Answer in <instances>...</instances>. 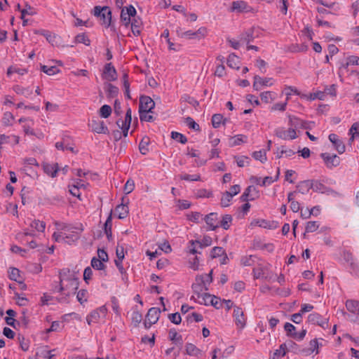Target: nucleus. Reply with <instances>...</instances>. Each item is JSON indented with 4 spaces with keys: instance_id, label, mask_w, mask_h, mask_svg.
I'll list each match as a JSON object with an SVG mask.
<instances>
[{
    "instance_id": "1",
    "label": "nucleus",
    "mask_w": 359,
    "mask_h": 359,
    "mask_svg": "<svg viewBox=\"0 0 359 359\" xmlns=\"http://www.w3.org/2000/svg\"><path fill=\"white\" fill-rule=\"evenodd\" d=\"M79 280L73 271L69 269H64L60 273V286L57 291L62 292L67 291L65 295L69 297L79 288Z\"/></svg>"
},
{
    "instance_id": "2",
    "label": "nucleus",
    "mask_w": 359,
    "mask_h": 359,
    "mask_svg": "<svg viewBox=\"0 0 359 359\" xmlns=\"http://www.w3.org/2000/svg\"><path fill=\"white\" fill-rule=\"evenodd\" d=\"M94 15L99 18L102 25L105 27H109L110 26L111 21V12L109 7H95Z\"/></svg>"
},
{
    "instance_id": "3",
    "label": "nucleus",
    "mask_w": 359,
    "mask_h": 359,
    "mask_svg": "<svg viewBox=\"0 0 359 359\" xmlns=\"http://www.w3.org/2000/svg\"><path fill=\"white\" fill-rule=\"evenodd\" d=\"M160 313L161 310L158 308L152 307L149 309L144 322L146 329H149L152 325L157 323L159 319Z\"/></svg>"
},
{
    "instance_id": "4",
    "label": "nucleus",
    "mask_w": 359,
    "mask_h": 359,
    "mask_svg": "<svg viewBox=\"0 0 359 359\" xmlns=\"http://www.w3.org/2000/svg\"><path fill=\"white\" fill-rule=\"evenodd\" d=\"M190 246H189V252L192 255H196L197 253L200 254L201 252L196 249L195 245H198L200 248H203L204 247H208L211 245L212 244V238L205 236L200 241H189Z\"/></svg>"
},
{
    "instance_id": "5",
    "label": "nucleus",
    "mask_w": 359,
    "mask_h": 359,
    "mask_svg": "<svg viewBox=\"0 0 359 359\" xmlns=\"http://www.w3.org/2000/svg\"><path fill=\"white\" fill-rule=\"evenodd\" d=\"M136 14V10L133 6H126L122 8L121 13V20L125 26L130 24V18Z\"/></svg>"
},
{
    "instance_id": "6",
    "label": "nucleus",
    "mask_w": 359,
    "mask_h": 359,
    "mask_svg": "<svg viewBox=\"0 0 359 359\" xmlns=\"http://www.w3.org/2000/svg\"><path fill=\"white\" fill-rule=\"evenodd\" d=\"M276 134L278 137L285 140H292L297 137L295 129L291 126L288 129L278 128L276 130Z\"/></svg>"
},
{
    "instance_id": "7",
    "label": "nucleus",
    "mask_w": 359,
    "mask_h": 359,
    "mask_svg": "<svg viewBox=\"0 0 359 359\" xmlns=\"http://www.w3.org/2000/svg\"><path fill=\"white\" fill-rule=\"evenodd\" d=\"M155 103L153 100L148 96H142L140 99V113L150 112L154 107Z\"/></svg>"
},
{
    "instance_id": "8",
    "label": "nucleus",
    "mask_w": 359,
    "mask_h": 359,
    "mask_svg": "<svg viewBox=\"0 0 359 359\" xmlns=\"http://www.w3.org/2000/svg\"><path fill=\"white\" fill-rule=\"evenodd\" d=\"M62 229L67 230V231H70L72 233L67 234L65 233V243L67 244H72L79 239L78 232L77 231L79 229L76 227H69L67 225H64L62 227Z\"/></svg>"
},
{
    "instance_id": "9",
    "label": "nucleus",
    "mask_w": 359,
    "mask_h": 359,
    "mask_svg": "<svg viewBox=\"0 0 359 359\" xmlns=\"http://www.w3.org/2000/svg\"><path fill=\"white\" fill-rule=\"evenodd\" d=\"M259 197V192L253 186H249L241 196V201L248 202Z\"/></svg>"
},
{
    "instance_id": "10",
    "label": "nucleus",
    "mask_w": 359,
    "mask_h": 359,
    "mask_svg": "<svg viewBox=\"0 0 359 359\" xmlns=\"http://www.w3.org/2000/svg\"><path fill=\"white\" fill-rule=\"evenodd\" d=\"M233 317L236 325L243 329L246 325V318L243 309L238 306H234Z\"/></svg>"
},
{
    "instance_id": "11",
    "label": "nucleus",
    "mask_w": 359,
    "mask_h": 359,
    "mask_svg": "<svg viewBox=\"0 0 359 359\" xmlns=\"http://www.w3.org/2000/svg\"><path fill=\"white\" fill-rule=\"evenodd\" d=\"M308 321L312 324H317L323 328H325L328 325V319L323 318L317 313L310 314L308 317Z\"/></svg>"
},
{
    "instance_id": "12",
    "label": "nucleus",
    "mask_w": 359,
    "mask_h": 359,
    "mask_svg": "<svg viewBox=\"0 0 359 359\" xmlns=\"http://www.w3.org/2000/svg\"><path fill=\"white\" fill-rule=\"evenodd\" d=\"M289 124L295 130L299 128L310 129L311 128L312 123H308L297 117H290Z\"/></svg>"
},
{
    "instance_id": "13",
    "label": "nucleus",
    "mask_w": 359,
    "mask_h": 359,
    "mask_svg": "<svg viewBox=\"0 0 359 359\" xmlns=\"http://www.w3.org/2000/svg\"><path fill=\"white\" fill-rule=\"evenodd\" d=\"M274 83V81L272 78H262L259 76H255L254 77L253 87L255 90H259V86H271Z\"/></svg>"
},
{
    "instance_id": "14",
    "label": "nucleus",
    "mask_w": 359,
    "mask_h": 359,
    "mask_svg": "<svg viewBox=\"0 0 359 359\" xmlns=\"http://www.w3.org/2000/svg\"><path fill=\"white\" fill-rule=\"evenodd\" d=\"M203 219L210 230H215L219 226L218 217L216 212H211L207 215Z\"/></svg>"
},
{
    "instance_id": "15",
    "label": "nucleus",
    "mask_w": 359,
    "mask_h": 359,
    "mask_svg": "<svg viewBox=\"0 0 359 359\" xmlns=\"http://www.w3.org/2000/svg\"><path fill=\"white\" fill-rule=\"evenodd\" d=\"M55 147L59 150L69 151L72 155L77 154V152L74 150V147L69 144V140L68 138H63L62 141L56 142Z\"/></svg>"
},
{
    "instance_id": "16",
    "label": "nucleus",
    "mask_w": 359,
    "mask_h": 359,
    "mask_svg": "<svg viewBox=\"0 0 359 359\" xmlns=\"http://www.w3.org/2000/svg\"><path fill=\"white\" fill-rule=\"evenodd\" d=\"M329 140L339 154L345 151V145L336 134H330Z\"/></svg>"
},
{
    "instance_id": "17",
    "label": "nucleus",
    "mask_w": 359,
    "mask_h": 359,
    "mask_svg": "<svg viewBox=\"0 0 359 359\" xmlns=\"http://www.w3.org/2000/svg\"><path fill=\"white\" fill-rule=\"evenodd\" d=\"M212 270L208 274L197 276L196 278V280L198 284H203L205 290H208V287H206V284H210L212 281Z\"/></svg>"
},
{
    "instance_id": "18",
    "label": "nucleus",
    "mask_w": 359,
    "mask_h": 359,
    "mask_svg": "<svg viewBox=\"0 0 359 359\" xmlns=\"http://www.w3.org/2000/svg\"><path fill=\"white\" fill-rule=\"evenodd\" d=\"M104 76L108 81H114L116 79V72L111 63L106 65Z\"/></svg>"
},
{
    "instance_id": "19",
    "label": "nucleus",
    "mask_w": 359,
    "mask_h": 359,
    "mask_svg": "<svg viewBox=\"0 0 359 359\" xmlns=\"http://www.w3.org/2000/svg\"><path fill=\"white\" fill-rule=\"evenodd\" d=\"M206 299H210V304L217 309H220L222 306L223 302H222L220 298H219L216 296H212L210 294L205 293L203 297V300H204L205 304H207Z\"/></svg>"
},
{
    "instance_id": "20",
    "label": "nucleus",
    "mask_w": 359,
    "mask_h": 359,
    "mask_svg": "<svg viewBox=\"0 0 359 359\" xmlns=\"http://www.w3.org/2000/svg\"><path fill=\"white\" fill-rule=\"evenodd\" d=\"M132 118L130 116H126L125 120H118L117 121L118 126L121 128L123 135H128V130L130 128Z\"/></svg>"
},
{
    "instance_id": "21",
    "label": "nucleus",
    "mask_w": 359,
    "mask_h": 359,
    "mask_svg": "<svg viewBox=\"0 0 359 359\" xmlns=\"http://www.w3.org/2000/svg\"><path fill=\"white\" fill-rule=\"evenodd\" d=\"M90 126L92 130L97 133H106L108 130L104 122L100 121H93Z\"/></svg>"
},
{
    "instance_id": "22",
    "label": "nucleus",
    "mask_w": 359,
    "mask_h": 359,
    "mask_svg": "<svg viewBox=\"0 0 359 359\" xmlns=\"http://www.w3.org/2000/svg\"><path fill=\"white\" fill-rule=\"evenodd\" d=\"M139 149L142 155L149 154L150 150V139L148 137H144L139 145Z\"/></svg>"
},
{
    "instance_id": "23",
    "label": "nucleus",
    "mask_w": 359,
    "mask_h": 359,
    "mask_svg": "<svg viewBox=\"0 0 359 359\" xmlns=\"http://www.w3.org/2000/svg\"><path fill=\"white\" fill-rule=\"evenodd\" d=\"M311 189H312V181L305 180L297 184L296 191L305 194L308 193Z\"/></svg>"
},
{
    "instance_id": "24",
    "label": "nucleus",
    "mask_w": 359,
    "mask_h": 359,
    "mask_svg": "<svg viewBox=\"0 0 359 359\" xmlns=\"http://www.w3.org/2000/svg\"><path fill=\"white\" fill-rule=\"evenodd\" d=\"M43 168L44 172L47 175L51 176L52 177H54L56 175V173L58 170V165H57V163H53V164L43 163Z\"/></svg>"
},
{
    "instance_id": "25",
    "label": "nucleus",
    "mask_w": 359,
    "mask_h": 359,
    "mask_svg": "<svg viewBox=\"0 0 359 359\" xmlns=\"http://www.w3.org/2000/svg\"><path fill=\"white\" fill-rule=\"evenodd\" d=\"M115 212L117 213L119 219H124L128 215V207L127 205L121 203L116 207Z\"/></svg>"
},
{
    "instance_id": "26",
    "label": "nucleus",
    "mask_w": 359,
    "mask_h": 359,
    "mask_svg": "<svg viewBox=\"0 0 359 359\" xmlns=\"http://www.w3.org/2000/svg\"><path fill=\"white\" fill-rule=\"evenodd\" d=\"M111 227H112V220H111V213H110V215L107 217V219L104 223V233H106L107 239L109 241H111L112 238Z\"/></svg>"
},
{
    "instance_id": "27",
    "label": "nucleus",
    "mask_w": 359,
    "mask_h": 359,
    "mask_svg": "<svg viewBox=\"0 0 359 359\" xmlns=\"http://www.w3.org/2000/svg\"><path fill=\"white\" fill-rule=\"evenodd\" d=\"M177 36L179 37L186 39H196V32L191 30L184 32L182 29L179 27L177 29Z\"/></svg>"
},
{
    "instance_id": "28",
    "label": "nucleus",
    "mask_w": 359,
    "mask_h": 359,
    "mask_svg": "<svg viewBox=\"0 0 359 359\" xmlns=\"http://www.w3.org/2000/svg\"><path fill=\"white\" fill-rule=\"evenodd\" d=\"M346 307L347 310L351 313H359V301L347 300L346 302Z\"/></svg>"
},
{
    "instance_id": "29",
    "label": "nucleus",
    "mask_w": 359,
    "mask_h": 359,
    "mask_svg": "<svg viewBox=\"0 0 359 359\" xmlns=\"http://www.w3.org/2000/svg\"><path fill=\"white\" fill-rule=\"evenodd\" d=\"M168 337L177 344H179L182 346L183 344L182 336L178 334L175 329H170L169 330Z\"/></svg>"
},
{
    "instance_id": "30",
    "label": "nucleus",
    "mask_w": 359,
    "mask_h": 359,
    "mask_svg": "<svg viewBox=\"0 0 359 359\" xmlns=\"http://www.w3.org/2000/svg\"><path fill=\"white\" fill-rule=\"evenodd\" d=\"M29 226L31 229H35L39 232H43L46 228V223L43 221L34 219L30 223Z\"/></svg>"
},
{
    "instance_id": "31",
    "label": "nucleus",
    "mask_w": 359,
    "mask_h": 359,
    "mask_svg": "<svg viewBox=\"0 0 359 359\" xmlns=\"http://www.w3.org/2000/svg\"><path fill=\"white\" fill-rule=\"evenodd\" d=\"M358 130H359V123L356 122V123H354L351 128L349 129V131H348V135H350V138H349V143L351 144L355 136H358Z\"/></svg>"
},
{
    "instance_id": "32",
    "label": "nucleus",
    "mask_w": 359,
    "mask_h": 359,
    "mask_svg": "<svg viewBox=\"0 0 359 359\" xmlns=\"http://www.w3.org/2000/svg\"><path fill=\"white\" fill-rule=\"evenodd\" d=\"M142 22L140 19H134L131 22V29L132 32L135 36H139L141 33V27Z\"/></svg>"
},
{
    "instance_id": "33",
    "label": "nucleus",
    "mask_w": 359,
    "mask_h": 359,
    "mask_svg": "<svg viewBox=\"0 0 359 359\" xmlns=\"http://www.w3.org/2000/svg\"><path fill=\"white\" fill-rule=\"evenodd\" d=\"M247 4L243 1H233L232 3L231 11L242 12L245 10Z\"/></svg>"
},
{
    "instance_id": "34",
    "label": "nucleus",
    "mask_w": 359,
    "mask_h": 359,
    "mask_svg": "<svg viewBox=\"0 0 359 359\" xmlns=\"http://www.w3.org/2000/svg\"><path fill=\"white\" fill-rule=\"evenodd\" d=\"M247 137L243 135H238L232 137L229 140V144L231 146L239 145L240 144L246 142Z\"/></svg>"
},
{
    "instance_id": "35",
    "label": "nucleus",
    "mask_w": 359,
    "mask_h": 359,
    "mask_svg": "<svg viewBox=\"0 0 359 359\" xmlns=\"http://www.w3.org/2000/svg\"><path fill=\"white\" fill-rule=\"evenodd\" d=\"M9 278L13 280L22 283L20 278V271L17 268L11 269V271H9Z\"/></svg>"
},
{
    "instance_id": "36",
    "label": "nucleus",
    "mask_w": 359,
    "mask_h": 359,
    "mask_svg": "<svg viewBox=\"0 0 359 359\" xmlns=\"http://www.w3.org/2000/svg\"><path fill=\"white\" fill-rule=\"evenodd\" d=\"M41 69L44 73L49 76L55 75L60 72L59 69L55 66L42 65Z\"/></svg>"
},
{
    "instance_id": "37",
    "label": "nucleus",
    "mask_w": 359,
    "mask_h": 359,
    "mask_svg": "<svg viewBox=\"0 0 359 359\" xmlns=\"http://www.w3.org/2000/svg\"><path fill=\"white\" fill-rule=\"evenodd\" d=\"M287 343L282 344L279 349H277L273 353L272 359H278L280 356H284L286 354Z\"/></svg>"
},
{
    "instance_id": "38",
    "label": "nucleus",
    "mask_w": 359,
    "mask_h": 359,
    "mask_svg": "<svg viewBox=\"0 0 359 359\" xmlns=\"http://www.w3.org/2000/svg\"><path fill=\"white\" fill-rule=\"evenodd\" d=\"M186 351L190 355L198 356L201 354V350L192 344H187L186 346Z\"/></svg>"
},
{
    "instance_id": "39",
    "label": "nucleus",
    "mask_w": 359,
    "mask_h": 359,
    "mask_svg": "<svg viewBox=\"0 0 359 359\" xmlns=\"http://www.w3.org/2000/svg\"><path fill=\"white\" fill-rule=\"evenodd\" d=\"M260 97L265 103H269L275 99V93L271 91H265L260 94Z\"/></svg>"
},
{
    "instance_id": "40",
    "label": "nucleus",
    "mask_w": 359,
    "mask_h": 359,
    "mask_svg": "<svg viewBox=\"0 0 359 359\" xmlns=\"http://www.w3.org/2000/svg\"><path fill=\"white\" fill-rule=\"evenodd\" d=\"M142 320V313L136 309H134L132 315V322L135 327L138 326Z\"/></svg>"
},
{
    "instance_id": "41",
    "label": "nucleus",
    "mask_w": 359,
    "mask_h": 359,
    "mask_svg": "<svg viewBox=\"0 0 359 359\" xmlns=\"http://www.w3.org/2000/svg\"><path fill=\"white\" fill-rule=\"evenodd\" d=\"M238 57L234 55L231 54L227 59V64L231 68L238 69Z\"/></svg>"
},
{
    "instance_id": "42",
    "label": "nucleus",
    "mask_w": 359,
    "mask_h": 359,
    "mask_svg": "<svg viewBox=\"0 0 359 359\" xmlns=\"http://www.w3.org/2000/svg\"><path fill=\"white\" fill-rule=\"evenodd\" d=\"M224 121L222 115L219 114H214L212 117V126L215 128H219L222 123H224Z\"/></svg>"
},
{
    "instance_id": "43",
    "label": "nucleus",
    "mask_w": 359,
    "mask_h": 359,
    "mask_svg": "<svg viewBox=\"0 0 359 359\" xmlns=\"http://www.w3.org/2000/svg\"><path fill=\"white\" fill-rule=\"evenodd\" d=\"M18 142V137L16 136L8 137L4 135H0V149L1 148V145L8 143V142Z\"/></svg>"
},
{
    "instance_id": "44",
    "label": "nucleus",
    "mask_w": 359,
    "mask_h": 359,
    "mask_svg": "<svg viewBox=\"0 0 359 359\" xmlns=\"http://www.w3.org/2000/svg\"><path fill=\"white\" fill-rule=\"evenodd\" d=\"M325 165L330 169L337 167L340 164L339 158H323Z\"/></svg>"
},
{
    "instance_id": "45",
    "label": "nucleus",
    "mask_w": 359,
    "mask_h": 359,
    "mask_svg": "<svg viewBox=\"0 0 359 359\" xmlns=\"http://www.w3.org/2000/svg\"><path fill=\"white\" fill-rule=\"evenodd\" d=\"M312 189L315 191L324 193L327 190V187L318 180L312 181Z\"/></svg>"
},
{
    "instance_id": "46",
    "label": "nucleus",
    "mask_w": 359,
    "mask_h": 359,
    "mask_svg": "<svg viewBox=\"0 0 359 359\" xmlns=\"http://www.w3.org/2000/svg\"><path fill=\"white\" fill-rule=\"evenodd\" d=\"M232 198L233 196L230 194V192H224L221 198V205L222 207H228L230 201L232 200Z\"/></svg>"
},
{
    "instance_id": "47",
    "label": "nucleus",
    "mask_w": 359,
    "mask_h": 359,
    "mask_svg": "<svg viewBox=\"0 0 359 359\" xmlns=\"http://www.w3.org/2000/svg\"><path fill=\"white\" fill-rule=\"evenodd\" d=\"M76 298L81 304L86 302L88 301V291L84 289L79 290L77 292Z\"/></svg>"
},
{
    "instance_id": "48",
    "label": "nucleus",
    "mask_w": 359,
    "mask_h": 359,
    "mask_svg": "<svg viewBox=\"0 0 359 359\" xmlns=\"http://www.w3.org/2000/svg\"><path fill=\"white\" fill-rule=\"evenodd\" d=\"M232 222V217L230 215H225L223 216L222 219L221 221V226L227 230L230 227V224Z\"/></svg>"
},
{
    "instance_id": "49",
    "label": "nucleus",
    "mask_w": 359,
    "mask_h": 359,
    "mask_svg": "<svg viewBox=\"0 0 359 359\" xmlns=\"http://www.w3.org/2000/svg\"><path fill=\"white\" fill-rule=\"evenodd\" d=\"M284 93L286 95V101L287 102L290 99V97L292 93L296 95H299V92L298 90L292 86H286L284 88Z\"/></svg>"
},
{
    "instance_id": "50",
    "label": "nucleus",
    "mask_w": 359,
    "mask_h": 359,
    "mask_svg": "<svg viewBox=\"0 0 359 359\" xmlns=\"http://www.w3.org/2000/svg\"><path fill=\"white\" fill-rule=\"evenodd\" d=\"M91 266L93 269L97 270H102L104 269V264H103V262L101 261L99 259H97V257H93L91 260Z\"/></svg>"
},
{
    "instance_id": "51",
    "label": "nucleus",
    "mask_w": 359,
    "mask_h": 359,
    "mask_svg": "<svg viewBox=\"0 0 359 359\" xmlns=\"http://www.w3.org/2000/svg\"><path fill=\"white\" fill-rule=\"evenodd\" d=\"M225 250L222 247H215L211 250L210 257L212 259L222 256Z\"/></svg>"
},
{
    "instance_id": "52",
    "label": "nucleus",
    "mask_w": 359,
    "mask_h": 359,
    "mask_svg": "<svg viewBox=\"0 0 359 359\" xmlns=\"http://www.w3.org/2000/svg\"><path fill=\"white\" fill-rule=\"evenodd\" d=\"M171 137L177 142L184 144L187 140V137L182 134L177 132H172L171 133Z\"/></svg>"
},
{
    "instance_id": "53",
    "label": "nucleus",
    "mask_w": 359,
    "mask_h": 359,
    "mask_svg": "<svg viewBox=\"0 0 359 359\" xmlns=\"http://www.w3.org/2000/svg\"><path fill=\"white\" fill-rule=\"evenodd\" d=\"M100 318V313L98 311H93L90 313V315H88L86 318L87 322L89 325L91 324V323L96 322L99 318Z\"/></svg>"
},
{
    "instance_id": "54",
    "label": "nucleus",
    "mask_w": 359,
    "mask_h": 359,
    "mask_svg": "<svg viewBox=\"0 0 359 359\" xmlns=\"http://www.w3.org/2000/svg\"><path fill=\"white\" fill-rule=\"evenodd\" d=\"M111 113V107L107 104L103 105L100 109V116L105 118H108L110 116Z\"/></svg>"
},
{
    "instance_id": "55",
    "label": "nucleus",
    "mask_w": 359,
    "mask_h": 359,
    "mask_svg": "<svg viewBox=\"0 0 359 359\" xmlns=\"http://www.w3.org/2000/svg\"><path fill=\"white\" fill-rule=\"evenodd\" d=\"M318 224L316 222H308L306 225L305 233H311L316 231L318 229Z\"/></svg>"
},
{
    "instance_id": "56",
    "label": "nucleus",
    "mask_w": 359,
    "mask_h": 359,
    "mask_svg": "<svg viewBox=\"0 0 359 359\" xmlns=\"http://www.w3.org/2000/svg\"><path fill=\"white\" fill-rule=\"evenodd\" d=\"M135 189V182L133 180L129 179L123 187V191L126 194H129L131 193Z\"/></svg>"
},
{
    "instance_id": "57",
    "label": "nucleus",
    "mask_w": 359,
    "mask_h": 359,
    "mask_svg": "<svg viewBox=\"0 0 359 359\" xmlns=\"http://www.w3.org/2000/svg\"><path fill=\"white\" fill-rule=\"evenodd\" d=\"M75 40L77 43H83L86 46H89L90 45V40L88 38V36L85 34H78L76 38H75Z\"/></svg>"
},
{
    "instance_id": "58",
    "label": "nucleus",
    "mask_w": 359,
    "mask_h": 359,
    "mask_svg": "<svg viewBox=\"0 0 359 359\" xmlns=\"http://www.w3.org/2000/svg\"><path fill=\"white\" fill-rule=\"evenodd\" d=\"M168 319L174 324L179 325L182 321L181 316L179 313H170L168 315Z\"/></svg>"
},
{
    "instance_id": "59",
    "label": "nucleus",
    "mask_w": 359,
    "mask_h": 359,
    "mask_svg": "<svg viewBox=\"0 0 359 359\" xmlns=\"http://www.w3.org/2000/svg\"><path fill=\"white\" fill-rule=\"evenodd\" d=\"M187 320L188 322H192L193 320L196 322H200L203 320V316L201 314L198 313H192L187 316Z\"/></svg>"
},
{
    "instance_id": "60",
    "label": "nucleus",
    "mask_w": 359,
    "mask_h": 359,
    "mask_svg": "<svg viewBox=\"0 0 359 359\" xmlns=\"http://www.w3.org/2000/svg\"><path fill=\"white\" fill-rule=\"evenodd\" d=\"M35 236V233L32 229H25L23 233H19L18 234V238H20L21 241H25V238L27 236Z\"/></svg>"
},
{
    "instance_id": "61",
    "label": "nucleus",
    "mask_w": 359,
    "mask_h": 359,
    "mask_svg": "<svg viewBox=\"0 0 359 359\" xmlns=\"http://www.w3.org/2000/svg\"><path fill=\"white\" fill-rule=\"evenodd\" d=\"M284 329L287 332V335L293 338V334L294 332H296L295 327L290 323H286L284 325Z\"/></svg>"
},
{
    "instance_id": "62",
    "label": "nucleus",
    "mask_w": 359,
    "mask_h": 359,
    "mask_svg": "<svg viewBox=\"0 0 359 359\" xmlns=\"http://www.w3.org/2000/svg\"><path fill=\"white\" fill-rule=\"evenodd\" d=\"M201 217L202 215L198 212H192L190 214L187 215L188 219L196 223L199 222V220L201 218Z\"/></svg>"
},
{
    "instance_id": "63",
    "label": "nucleus",
    "mask_w": 359,
    "mask_h": 359,
    "mask_svg": "<svg viewBox=\"0 0 359 359\" xmlns=\"http://www.w3.org/2000/svg\"><path fill=\"white\" fill-rule=\"evenodd\" d=\"M14 90L18 94H21L26 97H28L29 95H30L32 94V90L28 89V88H24L19 86H15Z\"/></svg>"
},
{
    "instance_id": "64",
    "label": "nucleus",
    "mask_w": 359,
    "mask_h": 359,
    "mask_svg": "<svg viewBox=\"0 0 359 359\" xmlns=\"http://www.w3.org/2000/svg\"><path fill=\"white\" fill-rule=\"evenodd\" d=\"M212 196V193L205 189H198L196 193L197 198H209Z\"/></svg>"
}]
</instances>
